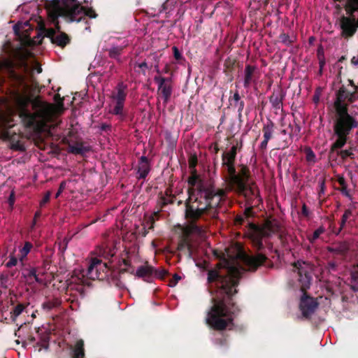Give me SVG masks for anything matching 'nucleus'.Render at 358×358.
<instances>
[{"mask_svg":"<svg viewBox=\"0 0 358 358\" xmlns=\"http://www.w3.org/2000/svg\"><path fill=\"white\" fill-rule=\"evenodd\" d=\"M358 9V0H348L345 10L347 13H352Z\"/></svg>","mask_w":358,"mask_h":358,"instance_id":"nucleus-26","label":"nucleus"},{"mask_svg":"<svg viewBox=\"0 0 358 358\" xmlns=\"http://www.w3.org/2000/svg\"><path fill=\"white\" fill-rule=\"evenodd\" d=\"M122 52V48H113L109 50V55L112 58H117Z\"/></svg>","mask_w":358,"mask_h":358,"instance_id":"nucleus-30","label":"nucleus"},{"mask_svg":"<svg viewBox=\"0 0 358 358\" xmlns=\"http://www.w3.org/2000/svg\"><path fill=\"white\" fill-rule=\"evenodd\" d=\"M357 126L358 122L350 115L338 117L334 126V132L337 135L338 138L332 145L331 149L335 150L343 147L351 129Z\"/></svg>","mask_w":358,"mask_h":358,"instance_id":"nucleus-7","label":"nucleus"},{"mask_svg":"<svg viewBox=\"0 0 358 358\" xmlns=\"http://www.w3.org/2000/svg\"><path fill=\"white\" fill-rule=\"evenodd\" d=\"M228 192L234 191L231 189H228L227 183L225 189H219L216 191V192L214 194H212L211 193L207 192V197L208 199L207 203H206L207 208L202 213V215L207 213V211H208L209 210L215 208V206H213V205L211 204L210 200H213L216 196H217L219 198H222V196H225Z\"/></svg>","mask_w":358,"mask_h":358,"instance_id":"nucleus-16","label":"nucleus"},{"mask_svg":"<svg viewBox=\"0 0 358 358\" xmlns=\"http://www.w3.org/2000/svg\"><path fill=\"white\" fill-rule=\"evenodd\" d=\"M50 195H51V192H48L45 194V196H43L42 200L40 201V206H43V205H45L46 203H48L50 201Z\"/></svg>","mask_w":358,"mask_h":358,"instance_id":"nucleus-33","label":"nucleus"},{"mask_svg":"<svg viewBox=\"0 0 358 358\" xmlns=\"http://www.w3.org/2000/svg\"><path fill=\"white\" fill-rule=\"evenodd\" d=\"M189 198L186 203V217L192 220L201 217L202 213L207 208V191L203 190L201 180L199 176L193 172L188 178Z\"/></svg>","mask_w":358,"mask_h":358,"instance_id":"nucleus-4","label":"nucleus"},{"mask_svg":"<svg viewBox=\"0 0 358 358\" xmlns=\"http://www.w3.org/2000/svg\"><path fill=\"white\" fill-rule=\"evenodd\" d=\"M319 59H320V68H322L323 66L324 65V60L323 59H321V58H319Z\"/></svg>","mask_w":358,"mask_h":358,"instance_id":"nucleus-49","label":"nucleus"},{"mask_svg":"<svg viewBox=\"0 0 358 358\" xmlns=\"http://www.w3.org/2000/svg\"><path fill=\"white\" fill-rule=\"evenodd\" d=\"M174 278H176V281H178V280H180V277H178V275H176L174 276Z\"/></svg>","mask_w":358,"mask_h":358,"instance_id":"nucleus-52","label":"nucleus"},{"mask_svg":"<svg viewBox=\"0 0 358 358\" xmlns=\"http://www.w3.org/2000/svg\"><path fill=\"white\" fill-rule=\"evenodd\" d=\"M251 210H252L251 207L248 208L245 210V213L247 214V215H249V214H250V213L251 212Z\"/></svg>","mask_w":358,"mask_h":358,"instance_id":"nucleus-50","label":"nucleus"},{"mask_svg":"<svg viewBox=\"0 0 358 358\" xmlns=\"http://www.w3.org/2000/svg\"><path fill=\"white\" fill-rule=\"evenodd\" d=\"M145 268H141L138 271V273H143V271H144Z\"/></svg>","mask_w":358,"mask_h":358,"instance_id":"nucleus-51","label":"nucleus"},{"mask_svg":"<svg viewBox=\"0 0 358 358\" xmlns=\"http://www.w3.org/2000/svg\"><path fill=\"white\" fill-rule=\"evenodd\" d=\"M57 95H55L56 99ZM56 101V103H50L42 102L37 100L32 101L33 113L28 111L27 107L31 101L29 97L17 94L15 96V105L19 113L20 117L24 126L29 129L33 130L28 138H31L35 145L40 149H44L43 141L38 136L42 131L48 130L52 127V123L55 121L58 115L63 111V99H59Z\"/></svg>","mask_w":358,"mask_h":358,"instance_id":"nucleus-1","label":"nucleus"},{"mask_svg":"<svg viewBox=\"0 0 358 358\" xmlns=\"http://www.w3.org/2000/svg\"><path fill=\"white\" fill-rule=\"evenodd\" d=\"M357 63H358V61H357Z\"/></svg>","mask_w":358,"mask_h":358,"instance_id":"nucleus-55","label":"nucleus"},{"mask_svg":"<svg viewBox=\"0 0 358 358\" xmlns=\"http://www.w3.org/2000/svg\"><path fill=\"white\" fill-rule=\"evenodd\" d=\"M351 215V212L350 210H345L344 214L343 215V217H342V220H341V224L342 225H344L345 223L346 222L347 220L350 217V216Z\"/></svg>","mask_w":358,"mask_h":358,"instance_id":"nucleus-34","label":"nucleus"},{"mask_svg":"<svg viewBox=\"0 0 358 358\" xmlns=\"http://www.w3.org/2000/svg\"><path fill=\"white\" fill-rule=\"evenodd\" d=\"M236 149V146H232L222 157L223 165L227 169L225 183L227 184L228 189L234 190L237 194L243 196L248 205L257 206L261 202V199L255 182L252 181L250 169L245 164H239L236 169L234 166Z\"/></svg>","mask_w":358,"mask_h":358,"instance_id":"nucleus-2","label":"nucleus"},{"mask_svg":"<svg viewBox=\"0 0 358 358\" xmlns=\"http://www.w3.org/2000/svg\"><path fill=\"white\" fill-rule=\"evenodd\" d=\"M294 266L298 269V273L300 276H302L303 274L306 277H307V268L310 269V266L308 264L304 262L298 261L297 262L294 263Z\"/></svg>","mask_w":358,"mask_h":358,"instance_id":"nucleus-22","label":"nucleus"},{"mask_svg":"<svg viewBox=\"0 0 358 358\" xmlns=\"http://www.w3.org/2000/svg\"><path fill=\"white\" fill-rule=\"evenodd\" d=\"M302 212H303V214L304 215H306V216L308 215V210H307V208H306V206L305 204L303 205Z\"/></svg>","mask_w":358,"mask_h":358,"instance_id":"nucleus-44","label":"nucleus"},{"mask_svg":"<svg viewBox=\"0 0 358 358\" xmlns=\"http://www.w3.org/2000/svg\"><path fill=\"white\" fill-rule=\"evenodd\" d=\"M69 41L68 36L64 33H61L54 38V42L60 46L66 45Z\"/></svg>","mask_w":358,"mask_h":358,"instance_id":"nucleus-24","label":"nucleus"},{"mask_svg":"<svg viewBox=\"0 0 358 358\" xmlns=\"http://www.w3.org/2000/svg\"><path fill=\"white\" fill-rule=\"evenodd\" d=\"M305 152H306V158L308 162H315V155L314 154V152L310 148H306Z\"/></svg>","mask_w":358,"mask_h":358,"instance_id":"nucleus-29","label":"nucleus"},{"mask_svg":"<svg viewBox=\"0 0 358 358\" xmlns=\"http://www.w3.org/2000/svg\"><path fill=\"white\" fill-rule=\"evenodd\" d=\"M338 182L342 187H345V180L343 177L338 178Z\"/></svg>","mask_w":358,"mask_h":358,"instance_id":"nucleus-45","label":"nucleus"},{"mask_svg":"<svg viewBox=\"0 0 358 358\" xmlns=\"http://www.w3.org/2000/svg\"><path fill=\"white\" fill-rule=\"evenodd\" d=\"M33 245L29 242H26L24 245L20 250V260L22 262L29 253Z\"/></svg>","mask_w":358,"mask_h":358,"instance_id":"nucleus-23","label":"nucleus"},{"mask_svg":"<svg viewBox=\"0 0 358 358\" xmlns=\"http://www.w3.org/2000/svg\"><path fill=\"white\" fill-rule=\"evenodd\" d=\"M150 170V163L146 157L142 156L140 159L138 168V174L140 178H145L148 174L149 173Z\"/></svg>","mask_w":358,"mask_h":358,"instance_id":"nucleus-18","label":"nucleus"},{"mask_svg":"<svg viewBox=\"0 0 358 358\" xmlns=\"http://www.w3.org/2000/svg\"><path fill=\"white\" fill-rule=\"evenodd\" d=\"M251 228L253 229L252 235L253 241L260 245H262V238L276 233L279 229V226L275 220H266L261 227L252 224Z\"/></svg>","mask_w":358,"mask_h":358,"instance_id":"nucleus-10","label":"nucleus"},{"mask_svg":"<svg viewBox=\"0 0 358 358\" xmlns=\"http://www.w3.org/2000/svg\"><path fill=\"white\" fill-rule=\"evenodd\" d=\"M12 148L15 150H24V147L23 145L20 144H14Z\"/></svg>","mask_w":358,"mask_h":358,"instance_id":"nucleus-40","label":"nucleus"},{"mask_svg":"<svg viewBox=\"0 0 358 358\" xmlns=\"http://www.w3.org/2000/svg\"><path fill=\"white\" fill-rule=\"evenodd\" d=\"M255 71V67L251 65H247L245 68V78H244V86L248 87L250 86L254 72Z\"/></svg>","mask_w":358,"mask_h":358,"instance_id":"nucleus-20","label":"nucleus"},{"mask_svg":"<svg viewBox=\"0 0 358 358\" xmlns=\"http://www.w3.org/2000/svg\"><path fill=\"white\" fill-rule=\"evenodd\" d=\"M17 260L15 257H13L10 259L9 262L7 263V266L10 267L15 266L17 264Z\"/></svg>","mask_w":358,"mask_h":358,"instance_id":"nucleus-39","label":"nucleus"},{"mask_svg":"<svg viewBox=\"0 0 358 358\" xmlns=\"http://www.w3.org/2000/svg\"><path fill=\"white\" fill-rule=\"evenodd\" d=\"M41 68H39V69H38V73H41Z\"/></svg>","mask_w":358,"mask_h":358,"instance_id":"nucleus-53","label":"nucleus"},{"mask_svg":"<svg viewBox=\"0 0 358 358\" xmlns=\"http://www.w3.org/2000/svg\"><path fill=\"white\" fill-rule=\"evenodd\" d=\"M351 16L343 17L341 20V27L342 34L346 38L351 37L355 33L358 27V20L352 16V13H349Z\"/></svg>","mask_w":358,"mask_h":358,"instance_id":"nucleus-12","label":"nucleus"},{"mask_svg":"<svg viewBox=\"0 0 358 358\" xmlns=\"http://www.w3.org/2000/svg\"><path fill=\"white\" fill-rule=\"evenodd\" d=\"M48 20L55 24V29L59 31L60 27L57 18L64 17L70 22H79L85 16L93 17L95 16L94 10L78 3L75 0L64 1L61 2L55 0L50 3L47 6Z\"/></svg>","mask_w":358,"mask_h":358,"instance_id":"nucleus-3","label":"nucleus"},{"mask_svg":"<svg viewBox=\"0 0 358 358\" xmlns=\"http://www.w3.org/2000/svg\"><path fill=\"white\" fill-rule=\"evenodd\" d=\"M173 51L174 57L176 59H180L181 58V55H180L178 49L177 48V47L174 46L173 48Z\"/></svg>","mask_w":358,"mask_h":358,"instance_id":"nucleus-38","label":"nucleus"},{"mask_svg":"<svg viewBox=\"0 0 358 358\" xmlns=\"http://www.w3.org/2000/svg\"><path fill=\"white\" fill-rule=\"evenodd\" d=\"M241 276V271L237 267H230L227 275L223 276L220 267L210 270L208 273V282H218L221 289L227 295L231 296L237 292L236 289Z\"/></svg>","mask_w":358,"mask_h":358,"instance_id":"nucleus-6","label":"nucleus"},{"mask_svg":"<svg viewBox=\"0 0 358 358\" xmlns=\"http://www.w3.org/2000/svg\"><path fill=\"white\" fill-rule=\"evenodd\" d=\"M61 301L57 298H53L45 302L43 305V308L48 310L52 309L60 305Z\"/></svg>","mask_w":358,"mask_h":358,"instance_id":"nucleus-25","label":"nucleus"},{"mask_svg":"<svg viewBox=\"0 0 358 358\" xmlns=\"http://www.w3.org/2000/svg\"><path fill=\"white\" fill-rule=\"evenodd\" d=\"M13 110L8 109L6 111L0 112V125L3 127L11 128L14 126L13 124Z\"/></svg>","mask_w":358,"mask_h":358,"instance_id":"nucleus-17","label":"nucleus"},{"mask_svg":"<svg viewBox=\"0 0 358 358\" xmlns=\"http://www.w3.org/2000/svg\"><path fill=\"white\" fill-rule=\"evenodd\" d=\"M264 138L266 140H270L272 137V128L269 126H266L263 128Z\"/></svg>","mask_w":358,"mask_h":358,"instance_id":"nucleus-31","label":"nucleus"},{"mask_svg":"<svg viewBox=\"0 0 358 358\" xmlns=\"http://www.w3.org/2000/svg\"><path fill=\"white\" fill-rule=\"evenodd\" d=\"M268 140H266L264 139L262 143V148H266L267 144H268Z\"/></svg>","mask_w":358,"mask_h":358,"instance_id":"nucleus-48","label":"nucleus"},{"mask_svg":"<svg viewBox=\"0 0 358 358\" xmlns=\"http://www.w3.org/2000/svg\"><path fill=\"white\" fill-rule=\"evenodd\" d=\"M119 268H117L120 273L125 272L128 271L129 267L131 266V262L129 259H122Z\"/></svg>","mask_w":358,"mask_h":358,"instance_id":"nucleus-28","label":"nucleus"},{"mask_svg":"<svg viewBox=\"0 0 358 358\" xmlns=\"http://www.w3.org/2000/svg\"><path fill=\"white\" fill-rule=\"evenodd\" d=\"M348 99L350 102H352L355 98L354 94H351L349 96L345 95V91L343 89H340L337 94V100L335 102V107L338 117L343 116L344 115H349L347 113V108L345 105L341 104L342 101Z\"/></svg>","mask_w":358,"mask_h":358,"instance_id":"nucleus-14","label":"nucleus"},{"mask_svg":"<svg viewBox=\"0 0 358 358\" xmlns=\"http://www.w3.org/2000/svg\"><path fill=\"white\" fill-rule=\"evenodd\" d=\"M238 311L234 304L227 303L224 300L215 301L208 313L206 323L215 330L231 329Z\"/></svg>","mask_w":358,"mask_h":358,"instance_id":"nucleus-5","label":"nucleus"},{"mask_svg":"<svg viewBox=\"0 0 358 358\" xmlns=\"http://www.w3.org/2000/svg\"><path fill=\"white\" fill-rule=\"evenodd\" d=\"M323 232L324 229L322 228H320L315 230L313 233L312 241L317 239Z\"/></svg>","mask_w":358,"mask_h":358,"instance_id":"nucleus-35","label":"nucleus"},{"mask_svg":"<svg viewBox=\"0 0 358 358\" xmlns=\"http://www.w3.org/2000/svg\"><path fill=\"white\" fill-rule=\"evenodd\" d=\"M138 67L141 68V69L147 68L148 67L147 63L145 62H142V63L138 64Z\"/></svg>","mask_w":358,"mask_h":358,"instance_id":"nucleus-46","label":"nucleus"},{"mask_svg":"<svg viewBox=\"0 0 358 358\" xmlns=\"http://www.w3.org/2000/svg\"><path fill=\"white\" fill-rule=\"evenodd\" d=\"M126 96V86L122 83L118 84L110 96L108 113L116 115H122Z\"/></svg>","mask_w":358,"mask_h":358,"instance_id":"nucleus-9","label":"nucleus"},{"mask_svg":"<svg viewBox=\"0 0 358 358\" xmlns=\"http://www.w3.org/2000/svg\"><path fill=\"white\" fill-rule=\"evenodd\" d=\"M240 99H241V98H240V96H239V94H238V92H236V93H235V94H234V99L235 101H239V100H240Z\"/></svg>","mask_w":358,"mask_h":358,"instance_id":"nucleus-47","label":"nucleus"},{"mask_svg":"<svg viewBox=\"0 0 358 358\" xmlns=\"http://www.w3.org/2000/svg\"><path fill=\"white\" fill-rule=\"evenodd\" d=\"M318 306L316 299L308 296L306 293L301 298L299 308L304 317H308L312 315Z\"/></svg>","mask_w":358,"mask_h":358,"instance_id":"nucleus-13","label":"nucleus"},{"mask_svg":"<svg viewBox=\"0 0 358 358\" xmlns=\"http://www.w3.org/2000/svg\"><path fill=\"white\" fill-rule=\"evenodd\" d=\"M155 80L159 84L158 91L162 94L164 101H167L172 92V87L170 83H166V78L163 77H155Z\"/></svg>","mask_w":358,"mask_h":358,"instance_id":"nucleus-15","label":"nucleus"},{"mask_svg":"<svg viewBox=\"0 0 358 358\" xmlns=\"http://www.w3.org/2000/svg\"><path fill=\"white\" fill-rule=\"evenodd\" d=\"M85 356L84 341L80 339L76 341L73 349V358H83Z\"/></svg>","mask_w":358,"mask_h":358,"instance_id":"nucleus-19","label":"nucleus"},{"mask_svg":"<svg viewBox=\"0 0 358 358\" xmlns=\"http://www.w3.org/2000/svg\"><path fill=\"white\" fill-rule=\"evenodd\" d=\"M82 275L83 278L90 280H103L108 276L109 267L108 264L103 262L99 257H90L89 259L88 267L86 271Z\"/></svg>","mask_w":358,"mask_h":358,"instance_id":"nucleus-8","label":"nucleus"},{"mask_svg":"<svg viewBox=\"0 0 358 358\" xmlns=\"http://www.w3.org/2000/svg\"><path fill=\"white\" fill-rule=\"evenodd\" d=\"M26 280L29 284H31L34 282H36L41 285H44L46 283L45 280L38 277L34 268L31 269L29 273L26 275Z\"/></svg>","mask_w":358,"mask_h":358,"instance_id":"nucleus-21","label":"nucleus"},{"mask_svg":"<svg viewBox=\"0 0 358 358\" xmlns=\"http://www.w3.org/2000/svg\"><path fill=\"white\" fill-rule=\"evenodd\" d=\"M66 187V182L65 181H63L61 182L60 185H59V188L58 189V192H57L56 195H55V197L57 198L59 196V195L61 194V193L64 191V189H65Z\"/></svg>","mask_w":358,"mask_h":358,"instance_id":"nucleus-36","label":"nucleus"},{"mask_svg":"<svg viewBox=\"0 0 358 358\" xmlns=\"http://www.w3.org/2000/svg\"><path fill=\"white\" fill-rule=\"evenodd\" d=\"M15 201V192L13 190V191H11L9 198H8V203H9L10 209H13Z\"/></svg>","mask_w":358,"mask_h":358,"instance_id":"nucleus-32","label":"nucleus"},{"mask_svg":"<svg viewBox=\"0 0 358 358\" xmlns=\"http://www.w3.org/2000/svg\"><path fill=\"white\" fill-rule=\"evenodd\" d=\"M221 198H219L218 199V201H217V203H219V201L220 200Z\"/></svg>","mask_w":358,"mask_h":358,"instance_id":"nucleus-54","label":"nucleus"},{"mask_svg":"<svg viewBox=\"0 0 358 358\" xmlns=\"http://www.w3.org/2000/svg\"><path fill=\"white\" fill-rule=\"evenodd\" d=\"M24 308L23 304L17 305L11 312V317L15 320L23 312Z\"/></svg>","mask_w":358,"mask_h":358,"instance_id":"nucleus-27","label":"nucleus"},{"mask_svg":"<svg viewBox=\"0 0 358 358\" xmlns=\"http://www.w3.org/2000/svg\"><path fill=\"white\" fill-rule=\"evenodd\" d=\"M1 135L3 138H10L9 133L8 131H2Z\"/></svg>","mask_w":358,"mask_h":358,"instance_id":"nucleus-43","label":"nucleus"},{"mask_svg":"<svg viewBox=\"0 0 358 358\" xmlns=\"http://www.w3.org/2000/svg\"><path fill=\"white\" fill-rule=\"evenodd\" d=\"M71 152L73 153H80V149L75 147H70Z\"/></svg>","mask_w":358,"mask_h":358,"instance_id":"nucleus-42","label":"nucleus"},{"mask_svg":"<svg viewBox=\"0 0 358 358\" xmlns=\"http://www.w3.org/2000/svg\"><path fill=\"white\" fill-rule=\"evenodd\" d=\"M320 90L319 89H317L315 91V94L313 96V101L315 103H317L320 101Z\"/></svg>","mask_w":358,"mask_h":358,"instance_id":"nucleus-37","label":"nucleus"},{"mask_svg":"<svg viewBox=\"0 0 358 358\" xmlns=\"http://www.w3.org/2000/svg\"><path fill=\"white\" fill-rule=\"evenodd\" d=\"M47 31L49 36H53L55 34V30L52 28L48 29Z\"/></svg>","mask_w":358,"mask_h":358,"instance_id":"nucleus-41","label":"nucleus"},{"mask_svg":"<svg viewBox=\"0 0 358 358\" xmlns=\"http://www.w3.org/2000/svg\"><path fill=\"white\" fill-rule=\"evenodd\" d=\"M240 258L243 264L248 266L249 271H254L262 266L266 260V257L262 254H257L255 255H250L243 252L240 255Z\"/></svg>","mask_w":358,"mask_h":358,"instance_id":"nucleus-11","label":"nucleus"}]
</instances>
